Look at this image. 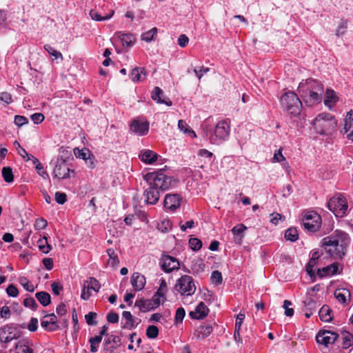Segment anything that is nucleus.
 Returning <instances> with one entry per match:
<instances>
[{
  "label": "nucleus",
  "mask_w": 353,
  "mask_h": 353,
  "mask_svg": "<svg viewBox=\"0 0 353 353\" xmlns=\"http://www.w3.org/2000/svg\"><path fill=\"white\" fill-rule=\"evenodd\" d=\"M298 92L306 104L312 105L321 102L324 88L318 80L307 79L299 83Z\"/></svg>",
  "instance_id": "7ed1b4c3"
},
{
  "label": "nucleus",
  "mask_w": 353,
  "mask_h": 353,
  "mask_svg": "<svg viewBox=\"0 0 353 353\" xmlns=\"http://www.w3.org/2000/svg\"><path fill=\"white\" fill-rule=\"evenodd\" d=\"M19 283L24 288V289L28 292H32L34 290V285L29 281V280L25 276H20L19 278Z\"/></svg>",
  "instance_id": "79ce46f5"
},
{
  "label": "nucleus",
  "mask_w": 353,
  "mask_h": 353,
  "mask_svg": "<svg viewBox=\"0 0 353 353\" xmlns=\"http://www.w3.org/2000/svg\"><path fill=\"white\" fill-rule=\"evenodd\" d=\"M210 70V68H205L203 66H202L201 68H200L199 69H197V68H194L193 70V72H194V74H196V76L197 77V78L199 79V80H200L201 79V77L205 74H206L207 72H208Z\"/></svg>",
  "instance_id": "69168bd1"
},
{
  "label": "nucleus",
  "mask_w": 353,
  "mask_h": 353,
  "mask_svg": "<svg viewBox=\"0 0 353 353\" xmlns=\"http://www.w3.org/2000/svg\"><path fill=\"white\" fill-rule=\"evenodd\" d=\"M47 225L48 222L46 219L43 218H39L35 221L34 228L36 230H40L44 229L47 226Z\"/></svg>",
  "instance_id": "052dcab7"
},
{
  "label": "nucleus",
  "mask_w": 353,
  "mask_h": 353,
  "mask_svg": "<svg viewBox=\"0 0 353 353\" xmlns=\"http://www.w3.org/2000/svg\"><path fill=\"white\" fill-rule=\"evenodd\" d=\"M212 332V327L210 324L203 323L194 331V335L197 339H205Z\"/></svg>",
  "instance_id": "5701e85b"
},
{
  "label": "nucleus",
  "mask_w": 353,
  "mask_h": 353,
  "mask_svg": "<svg viewBox=\"0 0 353 353\" xmlns=\"http://www.w3.org/2000/svg\"><path fill=\"white\" fill-rule=\"evenodd\" d=\"M120 345V338L117 336L111 335L105 339L103 345V350L106 353H114V351Z\"/></svg>",
  "instance_id": "f3484780"
},
{
  "label": "nucleus",
  "mask_w": 353,
  "mask_h": 353,
  "mask_svg": "<svg viewBox=\"0 0 353 353\" xmlns=\"http://www.w3.org/2000/svg\"><path fill=\"white\" fill-rule=\"evenodd\" d=\"M181 199L182 197L179 194H167L163 201L164 208L174 212L180 207Z\"/></svg>",
  "instance_id": "4468645a"
},
{
  "label": "nucleus",
  "mask_w": 353,
  "mask_h": 353,
  "mask_svg": "<svg viewBox=\"0 0 353 353\" xmlns=\"http://www.w3.org/2000/svg\"><path fill=\"white\" fill-rule=\"evenodd\" d=\"M185 315V311L183 307H179L175 314L174 321L176 324L182 323Z\"/></svg>",
  "instance_id": "603ef678"
},
{
  "label": "nucleus",
  "mask_w": 353,
  "mask_h": 353,
  "mask_svg": "<svg viewBox=\"0 0 353 353\" xmlns=\"http://www.w3.org/2000/svg\"><path fill=\"white\" fill-rule=\"evenodd\" d=\"M209 309L203 302H201L196 307L194 311L190 312V316L193 319H202L208 314Z\"/></svg>",
  "instance_id": "a211bd4d"
},
{
  "label": "nucleus",
  "mask_w": 353,
  "mask_h": 353,
  "mask_svg": "<svg viewBox=\"0 0 353 353\" xmlns=\"http://www.w3.org/2000/svg\"><path fill=\"white\" fill-rule=\"evenodd\" d=\"M285 237L292 242L296 241L299 238L297 230L295 228H290L285 231Z\"/></svg>",
  "instance_id": "e433bc0d"
},
{
  "label": "nucleus",
  "mask_w": 353,
  "mask_h": 353,
  "mask_svg": "<svg viewBox=\"0 0 353 353\" xmlns=\"http://www.w3.org/2000/svg\"><path fill=\"white\" fill-rule=\"evenodd\" d=\"M143 179L148 186L143 193L145 201L150 205L156 204L159 200L160 193L168 190L176 183L174 177L164 173V169L148 172L143 176Z\"/></svg>",
  "instance_id": "f257e3e1"
},
{
  "label": "nucleus",
  "mask_w": 353,
  "mask_h": 353,
  "mask_svg": "<svg viewBox=\"0 0 353 353\" xmlns=\"http://www.w3.org/2000/svg\"><path fill=\"white\" fill-rule=\"evenodd\" d=\"M344 130L345 133H348L349 139L353 140V112H350L345 120Z\"/></svg>",
  "instance_id": "a878e982"
},
{
  "label": "nucleus",
  "mask_w": 353,
  "mask_h": 353,
  "mask_svg": "<svg viewBox=\"0 0 353 353\" xmlns=\"http://www.w3.org/2000/svg\"><path fill=\"white\" fill-rule=\"evenodd\" d=\"M14 123L19 127L28 123V119L24 116L16 115L14 117Z\"/></svg>",
  "instance_id": "0e129e2a"
},
{
  "label": "nucleus",
  "mask_w": 353,
  "mask_h": 353,
  "mask_svg": "<svg viewBox=\"0 0 353 353\" xmlns=\"http://www.w3.org/2000/svg\"><path fill=\"white\" fill-rule=\"evenodd\" d=\"M37 243L39 250L44 254H48L52 250V246L48 243L46 237H43V239H39Z\"/></svg>",
  "instance_id": "4c0bfd02"
},
{
  "label": "nucleus",
  "mask_w": 353,
  "mask_h": 353,
  "mask_svg": "<svg viewBox=\"0 0 353 353\" xmlns=\"http://www.w3.org/2000/svg\"><path fill=\"white\" fill-rule=\"evenodd\" d=\"M292 305V302L288 300H285L283 302V307L285 308V314L287 316H292L294 314L293 308L289 307V306Z\"/></svg>",
  "instance_id": "bf43d9fd"
},
{
  "label": "nucleus",
  "mask_w": 353,
  "mask_h": 353,
  "mask_svg": "<svg viewBox=\"0 0 353 353\" xmlns=\"http://www.w3.org/2000/svg\"><path fill=\"white\" fill-rule=\"evenodd\" d=\"M281 103L285 110L291 115L296 116L301 112L302 103L294 92H287L281 97Z\"/></svg>",
  "instance_id": "39448f33"
},
{
  "label": "nucleus",
  "mask_w": 353,
  "mask_h": 353,
  "mask_svg": "<svg viewBox=\"0 0 353 353\" xmlns=\"http://www.w3.org/2000/svg\"><path fill=\"white\" fill-rule=\"evenodd\" d=\"M122 316L125 320V323L121 325L122 328L132 330L135 327L134 319L130 312H123Z\"/></svg>",
  "instance_id": "bb28decb"
},
{
  "label": "nucleus",
  "mask_w": 353,
  "mask_h": 353,
  "mask_svg": "<svg viewBox=\"0 0 353 353\" xmlns=\"http://www.w3.org/2000/svg\"><path fill=\"white\" fill-rule=\"evenodd\" d=\"M343 335V347L347 349L353 344V335L348 332H345Z\"/></svg>",
  "instance_id": "ea45409f"
},
{
  "label": "nucleus",
  "mask_w": 353,
  "mask_h": 353,
  "mask_svg": "<svg viewBox=\"0 0 353 353\" xmlns=\"http://www.w3.org/2000/svg\"><path fill=\"white\" fill-rule=\"evenodd\" d=\"M74 153L77 158L82 159L83 160H87L88 157L92 156L90 151L85 148L83 149L74 148Z\"/></svg>",
  "instance_id": "f704fd0d"
},
{
  "label": "nucleus",
  "mask_w": 353,
  "mask_h": 353,
  "mask_svg": "<svg viewBox=\"0 0 353 353\" xmlns=\"http://www.w3.org/2000/svg\"><path fill=\"white\" fill-rule=\"evenodd\" d=\"M316 132L324 135L330 134L336 127L337 123L333 116L329 113L319 114L312 122Z\"/></svg>",
  "instance_id": "20e7f679"
},
{
  "label": "nucleus",
  "mask_w": 353,
  "mask_h": 353,
  "mask_svg": "<svg viewBox=\"0 0 353 353\" xmlns=\"http://www.w3.org/2000/svg\"><path fill=\"white\" fill-rule=\"evenodd\" d=\"M17 353H33V350L30 347L26 340H21L15 346Z\"/></svg>",
  "instance_id": "72a5a7b5"
},
{
  "label": "nucleus",
  "mask_w": 353,
  "mask_h": 353,
  "mask_svg": "<svg viewBox=\"0 0 353 353\" xmlns=\"http://www.w3.org/2000/svg\"><path fill=\"white\" fill-rule=\"evenodd\" d=\"M172 228V223L168 219L162 220L157 225V228L161 232H168Z\"/></svg>",
  "instance_id": "a18cd8bd"
},
{
  "label": "nucleus",
  "mask_w": 353,
  "mask_h": 353,
  "mask_svg": "<svg viewBox=\"0 0 353 353\" xmlns=\"http://www.w3.org/2000/svg\"><path fill=\"white\" fill-rule=\"evenodd\" d=\"M2 176L7 183H11L14 181L12 170L10 167H3L2 169Z\"/></svg>",
  "instance_id": "58836bf2"
},
{
  "label": "nucleus",
  "mask_w": 353,
  "mask_h": 353,
  "mask_svg": "<svg viewBox=\"0 0 353 353\" xmlns=\"http://www.w3.org/2000/svg\"><path fill=\"white\" fill-rule=\"evenodd\" d=\"M321 216L315 212H307L303 219V225L309 232H315L321 226Z\"/></svg>",
  "instance_id": "9b49d317"
},
{
  "label": "nucleus",
  "mask_w": 353,
  "mask_h": 353,
  "mask_svg": "<svg viewBox=\"0 0 353 353\" xmlns=\"http://www.w3.org/2000/svg\"><path fill=\"white\" fill-rule=\"evenodd\" d=\"M130 77L133 82L142 81L146 79L147 72L144 68L137 67L132 70Z\"/></svg>",
  "instance_id": "4be33fe9"
},
{
  "label": "nucleus",
  "mask_w": 353,
  "mask_h": 353,
  "mask_svg": "<svg viewBox=\"0 0 353 353\" xmlns=\"http://www.w3.org/2000/svg\"><path fill=\"white\" fill-rule=\"evenodd\" d=\"M31 120L35 124H39L42 123L45 119L44 115L42 113H34L30 116Z\"/></svg>",
  "instance_id": "680f3d73"
},
{
  "label": "nucleus",
  "mask_w": 353,
  "mask_h": 353,
  "mask_svg": "<svg viewBox=\"0 0 353 353\" xmlns=\"http://www.w3.org/2000/svg\"><path fill=\"white\" fill-rule=\"evenodd\" d=\"M159 335V329L156 325H149L146 329V336L149 339H156Z\"/></svg>",
  "instance_id": "de8ad7c7"
},
{
  "label": "nucleus",
  "mask_w": 353,
  "mask_h": 353,
  "mask_svg": "<svg viewBox=\"0 0 353 353\" xmlns=\"http://www.w3.org/2000/svg\"><path fill=\"white\" fill-rule=\"evenodd\" d=\"M163 91L159 87H155L152 92L151 97L159 103H163L168 106H171L172 105V101L169 99L168 101L163 99Z\"/></svg>",
  "instance_id": "393cba45"
},
{
  "label": "nucleus",
  "mask_w": 353,
  "mask_h": 353,
  "mask_svg": "<svg viewBox=\"0 0 353 353\" xmlns=\"http://www.w3.org/2000/svg\"><path fill=\"white\" fill-rule=\"evenodd\" d=\"M176 289L181 294L190 296L195 292L196 286L190 276L183 275L177 280Z\"/></svg>",
  "instance_id": "9d476101"
},
{
  "label": "nucleus",
  "mask_w": 353,
  "mask_h": 353,
  "mask_svg": "<svg viewBox=\"0 0 353 353\" xmlns=\"http://www.w3.org/2000/svg\"><path fill=\"white\" fill-rule=\"evenodd\" d=\"M210 280L211 282L216 285L221 284L223 282L221 272H219V270L213 271L210 276Z\"/></svg>",
  "instance_id": "37998d69"
},
{
  "label": "nucleus",
  "mask_w": 353,
  "mask_h": 353,
  "mask_svg": "<svg viewBox=\"0 0 353 353\" xmlns=\"http://www.w3.org/2000/svg\"><path fill=\"white\" fill-rule=\"evenodd\" d=\"M67 195L64 192H57L54 195V199L59 204H63L67 200Z\"/></svg>",
  "instance_id": "13d9d810"
},
{
  "label": "nucleus",
  "mask_w": 353,
  "mask_h": 353,
  "mask_svg": "<svg viewBox=\"0 0 353 353\" xmlns=\"http://www.w3.org/2000/svg\"><path fill=\"white\" fill-rule=\"evenodd\" d=\"M331 312L329 306L324 305L319 312L320 319L324 322H330L332 319Z\"/></svg>",
  "instance_id": "473e14b6"
},
{
  "label": "nucleus",
  "mask_w": 353,
  "mask_h": 353,
  "mask_svg": "<svg viewBox=\"0 0 353 353\" xmlns=\"http://www.w3.org/2000/svg\"><path fill=\"white\" fill-rule=\"evenodd\" d=\"M247 230V227L243 223L238 224L232 229V232L234 236H239L241 240L243 237V233Z\"/></svg>",
  "instance_id": "a19ab883"
},
{
  "label": "nucleus",
  "mask_w": 353,
  "mask_h": 353,
  "mask_svg": "<svg viewBox=\"0 0 353 353\" xmlns=\"http://www.w3.org/2000/svg\"><path fill=\"white\" fill-rule=\"evenodd\" d=\"M334 297L342 304L347 305L350 301L351 294L347 288H337L334 293Z\"/></svg>",
  "instance_id": "aec40b11"
},
{
  "label": "nucleus",
  "mask_w": 353,
  "mask_h": 353,
  "mask_svg": "<svg viewBox=\"0 0 353 353\" xmlns=\"http://www.w3.org/2000/svg\"><path fill=\"white\" fill-rule=\"evenodd\" d=\"M22 328L27 327L30 332H35L38 328V319L37 318L32 317L30 323L27 327L21 325Z\"/></svg>",
  "instance_id": "6e6d98bb"
},
{
  "label": "nucleus",
  "mask_w": 353,
  "mask_h": 353,
  "mask_svg": "<svg viewBox=\"0 0 353 353\" xmlns=\"http://www.w3.org/2000/svg\"><path fill=\"white\" fill-rule=\"evenodd\" d=\"M83 283L85 285L88 290H92L96 292H98L101 288L99 281L94 277H89Z\"/></svg>",
  "instance_id": "2f4dec72"
},
{
  "label": "nucleus",
  "mask_w": 353,
  "mask_h": 353,
  "mask_svg": "<svg viewBox=\"0 0 353 353\" xmlns=\"http://www.w3.org/2000/svg\"><path fill=\"white\" fill-rule=\"evenodd\" d=\"M327 205L328 209L337 217L344 216L347 211V203L342 194H337L332 197Z\"/></svg>",
  "instance_id": "0eeeda50"
},
{
  "label": "nucleus",
  "mask_w": 353,
  "mask_h": 353,
  "mask_svg": "<svg viewBox=\"0 0 353 353\" xmlns=\"http://www.w3.org/2000/svg\"><path fill=\"white\" fill-rule=\"evenodd\" d=\"M304 307H305V310L314 311L316 308V301L311 296L307 297L303 301Z\"/></svg>",
  "instance_id": "c03bdc74"
},
{
  "label": "nucleus",
  "mask_w": 353,
  "mask_h": 353,
  "mask_svg": "<svg viewBox=\"0 0 353 353\" xmlns=\"http://www.w3.org/2000/svg\"><path fill=\"white\" fill-rule=\"evenodd\" d=\"M160 303V299L158 296L154 295L150 299H137L135 302L134 306L138 307L141 312H146L159 307Z\"/></svg>",
  "instance_id": "f8f14e48"
},
{
  "label": "nucleus",
  "mask_w": 353,
  "mask_h": 353,
  "mask_svg": "<svg viewBox=\"0 0 353 353\" xmlns=\"http://www.w3.org/2000/svg\"><path fill=\"white\" fill-rule=\"evenodd\" d=\"M119 34V38L121 39V42L123 46L130 47L134 44V37L133 34L130 33H121L118 32Z\"/></svg>",
  "instance_id": "c756f323"
},
{
  "label": "nucleus",
  "mask_w": 353,
  "mask_h": 353,
  "mask_svg": "<svg viewBox=\"0 0 353 353\" xmlns=\"http://www.w3.org/2000/svg\"><path fill=\"white\" fill-rule=\"evenodd\" d=\"M157 28H153L151 30H148V32L143 33L141 35V39L143 41L150 42L154 39V37L157 34Z\"/></svg>",
  "instance_id": "09e8293b"
},
{
  "label": "nucleus",
  "mask_w": 353,
  "mask_h": 353,
  "mask_svg": "<svg viewBox=\"0 0 353 353\" xmlns=\"http://www.w3.org/2000/svg\"><path fill=\"white\" fill-rule=\"evenodd\" d=\"M350 242V238L345 232L336 230L334 234L325 237L321 241L325 252L334 259H342L346 248Z\"/></svg>",
  "instance_id": "f03ea898"
},
{
  "label": "nucleus",
  "mask_w": 353,
  "mask_h": 353,
  "mask_svg": "<svg viewBox=\"0 0 353 353\" xmlns=\"http://www.w3.org/2000/svg\"><path fill=\"white\" fill-rule=\"evenodd\" d=\"M230 132V120L227 119L219 121L214 130V134L210 137V140L212 144H219L226 141Z\"/></svg>",
  "instance_id": "423d86ee"
},
{
  "label": "nucleus",
  "mask_w": 353,
  "mask_h": 353,
  "mask_svg": "<svg viewBox=\"0 0 353 353\" xmlns=\"http://www.w3.org/2000/svg\"><path fill=\"white\" fill-rule=\"evenodd\" d=\"M0 101L7 104H10L12 102V96L7 92H3L0 94Z\"/></svg>",
  "instance_id": "338daca9"
},
{
  "label": "nucleus",
  "mask_w": 353,
  "mask_h": 353,
  "mask_svg": "<svg viewBox=\"0 0 353 353\" xmlns=\"http://www.w3.org/2000/svg\"><path fill=\"white\" fill-rule=\"evenodd\" d=\"M44 319H48L51 323L49 332H53L59 329V325L57 323V317L54 313L45 315Z\"/></svg>",
  "instance_id": "c9c22d12"
},
{
  "label": "nucleus",
  "mask_w": 353,
  "mask_h": 353,
  "mask_svg": "<svg viewBox=\"0 0 353 353\" xmlns=\"http://www.w3.org/2000/svg\"><path fill=\"white\" fill-rule=\"evenodd\" d=\"M160 265L165 272L169 273L178 270L180 264L176 258L163 253L160 261Z\"/></svg>",
  "instance_id": "ddd939ff"
},
{
  "label": "nucleus",
  "mask_w": 353,
  "mask_h": 353,
  "mask_svg": "<svg viewBox=\"0 0 353 353\" xmlns=\"http://www.w3.org/2000/svg\"><path fill=\"white\" fill-rule=\"evenodd\" d=\"M114 10H110L109 14L102 15L96 10H91L90 11V16L92 19L97 21H102L110 19L114 14Z\"/></svg>",
  "instance_id": "cd10ccee"
},
{
  "label": "nucleus",
  "mask_w": 353,
  "mask_h": 353,
  "mask_svg": "<svg viewBox=\"0 0 353 353\" xmlns=\"http://www.w3.org/2000/svg\"><path fill=\"white\" fill-rule=\"evenodd\" d=\"M21 336V332L14 323H8L0 327V342L8 343Z\"/></svg>",
  "instance_id": "1a4fd4ad"
},
{
  "label": "nucleus",
  "mask_w": 353,
  "mask_h": 353,
  "mask_svg": "<svg viewBox=\"0 0 353 353\" xmlns=\"http://www.w3.org/2000/svg\"><path fill=\"white\" fill-rule=\"evenodd\" d=\"M337 101L336 93L332 90L327 89L325 92L324 103L329 108L332 107Z\"/></svg>",
  "instance_id": "c85d7f7f"
},
{
  "label": "nucleus",
  "mask_w": 353,
  "mask_h": 353,
  "mask_svg": "<svg viewBox=\"0 0 353 353\" xmlns=\"http://www.w3.org/2000/svg\"><path fill=\"white\" fill-rule=\"evenodd\" d=\"M97 316V313L93 312H90L88 314H87L85 316V319L86 321V323L89 325H96L97 324V321H96Z\"/></svg>",
  "instance_id": "5fc2aeb1"
},
{
  "label": "nucleus",
  "mask_w": 353,
  "mask_h": 353,
  "mask_svg": "<svg viewBox=\"0 0 353 353\" xmlns=\"http://www.w3.org/2000/svg\"><path fill=\"white\" fill-rule=\"evenodd\" d=\"M23 305L26 307H30L32 310H36L38 307V304L32 297H28L24 299Z\"/></svg>",
  "instance_id": "864d4df0"
},
{
  "label": "nucleus",
  "mask_w": 353,
  "mask_h": 353,
  "mask_svg": "<svg viewBox=\"0 0 353 353\" xmlns=\"http://www.w3.org/2000/svg\"><path fill=\"white\" fill-rule=\"evenodd\" d=\"M189 245L192 250L198 251L202 247V242L197 238H191L189 240Z\"/></svg>",
  "instance_id": "3c124183"
},
{
  "label": "nucleus",
  "mask_w": 353,
  "mask_h": 353,
  "mask_svg": "<svg viewBox=\"0 0 353 353\" xmlns=\"http://www.w3.org/2000/svg\"><path fill=\"white\" fill-rule=\"evenodd\" d=\"M338 335L333 332L321 330L317 334L316 340L318 343L327 346L330 344L334 343Z\"/></svg>",
  "instance_id": "2eb2a0df"
},
{
  "label": "nucleus",
  "mask_w": 353,
  "mask_h": 353,
  "mask_svg": "<svg viewBox=\"0 0 353 353\" xmlns=\"http://www.w3.org/2000/svg\"><path fill=\"white\" fill-rule=\"evenodd\" d=\"M75 171L70 169L63 157L58 158L52 172L54 177L59 179H66L75 176Z\"/></svg>",
  "instance_id": "6e6552de"
},
{
  "label": "nucleus",
  "mask_w": 353,
  "mask_h": 353,
  "mask_svg": "<svg viewBox=\"0 0 353 353\" xmlns=\"http://www.w3.org/2000/svg\"><path fill=\"white\" fill-rule=\"evenodd\" d=\"M130 282L135 291H140L145 285V278L141 273L134 272L131 276Z\"/></svg>",
  "instance_id": "6ab92c4d"
},
{
  "label": "nucleus",
  "mask_w": 353,
  "mask_h": 353,
  "mask_svg": "<svg viewBox=\"0 0 353 353\" xmlns=\"http://www.w3.org/2000/svg\"><path fill=\"white\" fill-rule=\"evenodd\" d=\"M107 253L111 260V265L112 266L118 265L119 263V259L115 251L112 248H110L107 250Z\"/></svg>",
  "instance_id": "8fccbe9b"
},
{
  "label": "nucleus",
  "mask_w": 353,
  "mask_h": 353,
  "mask_svg": "<svg viewBox=\"0 0 353 353\" xmlns=\"http://www.w3.org/2000/svg\"><path fill=\"white\" fill-rule=\"evenodd\" d=\"M178 127H179V130L183 132L184 133L190 132V133L194 134V135L196 136L194 131L189 130L188 125L186 123L185 121H184L183 120H179L178 122Z\"/></svg>",
  "instance_id": "4d7b16f0"
},
{
  "label": "nucleus",
  "mask_w": 353,
  "mask_h": 353,
  "mask_svg": "<svg viewBox=\"0 0 353 353\" xmlns=\"http://www.w3.org/2000/svg\"><path fill=\"white\" fill-rule=\"evenodd\" d=\"M101 336H95L90 339L89 342L90 343V351L92 352H96L98 350L99 344L101 341Z\"/></svg>",
  "instance_id": "49530a36"
},
{
  "label": "nucleus",
  "mask_w": 353,
  "mask_h": 353,
  "mask_svg": "<svg viewBox=\"0 0 353 353\" xmlns=\"http://www.w3.org/2000/svg\"><path fill=\"white\" fill-rule=\"evenodd\" d=\"M130 129L133 133L139 136H144L149 131V123L134 119L130 125Z\"/></svg>",
  "instance_id": "dca6fc26"
},
{
  "label": "nucleus",
  "mask_w": 353,
  "mask_h": 353,
  "mask_svg": "<svg viewBox=\"0 0 353 353\" xmlns=\"http://www.w3.org/2000/svg\"><path fill=\"white\" fill-rule=\"evenodd\" d=\"M6 292L9 296L16 297L19 294L18 289L12 284H10L6 288Z\"/></svg>",
  "instance_id": "e2e57ef3"
},
{
  "label": "nucleus",
  "mask_w": 353,
  "mask_h": 353,
  "mask_svg": "<svg viewBox=\"0 0 353 353\" xmlns=\"http://www.w3.org/2000/svg\"><path fill=\"white\" fill-rule=\"evenodd\" d=\"M35 297L39 303L44 307L48 306L51 303V296L50 294L46 292H39L35 294Z\"/></svg>",
  "instance_id": "7c9ffc66"
},
{
  "label": "nucleus",
  "mask_w": 353,
  "mask_h": 353,
  "mask_svg": "<svg viewBox=\"0 0 353 353\" xmlns=\"http://www.w3.org/2000/svg\"><path fill=\"white\" fill-rule=\"evenodd\" d=\"M107 321L110 323H116L119 321V314L116 312H111L106 316Z\"/></svg>",
  "instance_id": "774afa93"
},
{
  "label": "nucleus",
  "mask_w": 353,
  "mask_h": 353,
  "mask_svg": "<svg viewBox=\"0 0 353 353\" xmlns=\"http://www.w3.org/2000/svg\"><path fill=\"white\" fill-rule=\"evenodd\" d=\"M139 157L144 163L152 164L157 160L159 155L152 150H143L140 152Z\"/></svg>",
  "instance_id": "412c9836"
},
{
  "label": "nucleus",
  "mask_w": 353,
  "mask_h": 353,
  "mask_svg": "<svg viewBox=\"0 0 353 353\" xmlns=\"http://www.w3.org/2000/svg\"><path fill=\"white\" fill-rule=\"evenodd\" d=\"M338 269H339L338 265L336 263H332L326 267L319 269L317 270L316 274L320 278H323L324 276H332L337 273Z\"/></svg>",
  "instance_id": "b1692460"
}]
</instances>
